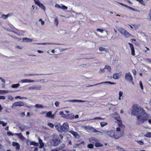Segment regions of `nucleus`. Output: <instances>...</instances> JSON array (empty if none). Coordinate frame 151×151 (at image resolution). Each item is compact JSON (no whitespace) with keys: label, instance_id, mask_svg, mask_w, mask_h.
I'll use <instances>...</instances> for the list:
<instances>
[{"label":"nucleus","instance_id":"1","mask_svg":"<svg viewBox=\"0 0 151 151\" xmlns=\"http://www.w3.org/2000/svg\"><path fill=\"white\" fill-rule=\"evenodd\" d=\"M132 114L136 116L137 121L136 124L139 125L140 123H143L147 121L149 118L148 115L140 106L134 104L132 106L131 111Z\"/></svg>","mask_w":151,"mask_h":151},{"label":"nucleus","instance_id":"2","mask_svg":"<svg viewBox=\"0 0 151 151\" xmlns=\"http://www.w3.org/2000/svg\"><path fill=\"white\" fill-rule=\"evenodd\" d=\"M118 30L126 38H128L132 36V35L129 33L126 29L122 27H119Z\"/></svg>","mask_w":151,"mask_h":151},{"label":"nucleus","instance_id":"3","mask_svg":"<svg viewBox=\"0 0 151 151\" xmlns=\"http://www.w3.org/2000/svg\"><path fill=\"white\" fill-rule=\"evenodd\" d=\"M60 129H59L60 130V132H67L69 129V126L68 123L67 122L64 123L62 125H60Z\"/></svg>","mask_w":151,"mask_h":151},{"label":"nucleus","instance_id":"4","mask_svg":"<svg viewBox=\"0 0 151 151\" xmlns=\"http://www.w3.org/2000/svg\"><path fill=\"white\" fill-rule=\"evenodd\" d=\"M117 116H118V117L114 118V119L116 121V123H117L118 126L119 127L121 128H124L125 126L122 124L121 119L119 115H117Z\"/></svg>","mask_w":151,"mask_h":151},{"label":"nucleus","instance_id":"5","mask_svg":"<svg viewBox=\"0 0 151 151\" xmlns=\"http://www.w3.org/2000/svg\"><path fill=\"white\" fill-rule=\"evenodd\" d=\"M107 134L109 136L114 137L116 139L120 137L116 136L114 132L112 131H109L107 132Z\"/></svg>","mask_w":151,"mask_h":151},{"label":"nucleus","instance_id":"6","mask_svg":"<svg viewBox=\"0 0 151 151\" xmlns=\"http://www.w3.org/2000/svg\"><path fill=\"white\" fill-rule=\"evenodd\" d=\"M125 78L126 81H129L132 80V77L129 72L126 73L125 75Z\"/></svg>","mask_w":151,"mask_h":151},{"label":"nucleus","instance_id":"7","mask_svg":"<svg viewBox=\"0 0 151 151\" xmlns=\"http://www.w3.org/2000/svg\"><path fill=\"white\" fill-rule=\"evenodd\" d=\"M60 140V139L59 137L56 139H55L53 138V139L52 140V142L53 143L52 145L54 146L57 145L59 143Z\"/></svg>","mask_w":151,"mask_h":151},{"label":"nucleus","instance_id":"8","mask_svg":"<svg viewBox=\"0 0 151 151\" xmlns=\"http://www.w3.org/2000/svg\"><path fill=\"white\" fill-rule=\"evenodd\" d=\"M128 44L129 45L131 50V55L133 56H134L135 55V53L134 48L133 45L129 42Z\"/></svg>","mask_w":151,"mask_h":151},{"label":"nucleus","instance_id":"9","mask_svg":"<svg viewBox=\"0 0 151 151\" xmlns=\"http://www.w3.org/2000/svg\"><path fill=\"white\" fill-rule=\"evenodd\" d=\"M103 83H109L110 84H112V85H114V84H116V83L111 82H110V81H105V82H101V83H97V84H95V85H89V86H89V87H91V86H96V85H99V84H102Z\"/></svg>","mask_w":151,"mask_h":151},{"label":"nucleus","instance_id":"10","mask_svg":"<svg viewBox=\"0 0 151 151\" xmlns=\"http://www.w3.org/2000/svg\"><path fill=\"white\" fill-rule=\"evenodd\" d=\"M13 105L14 106H22L24 105V104L22 102L19 101L16 102H14L13 104Z\"/></svg>","mask_w":151,"mask_h":151},{"label":"nucleus","instance_id":"11","mask_svg":"<svg viewBox=\"0 0 151 151\" xmlns=\"http://www.w3.org/2000/svg\"><path fill=\"white\" fill-rule=\"evenodd\" d=\"M86 129L89 130L90 131L92 132H98V131L96 129H94L93 127H86Z\"/></svg>","mask_w":151,"mask_h":151},{"label":"nucleus","instance_id":"12","mask_svg":"<svg viewBox=\"0 0 151 151\" xmlns=\"http://www.w3.org/2000/svg\"><path fill=\"white\" fill-rule=\"evenodd\" d=\"M41 87H37L35 86H31L29 87L28 88V90H40Z\"/></svg>","mask_w":151,"mask_h":151},{"label":"nucleus","instance_id":"13","mask_svg":"<svg viewBox=\"0 0 151 151\" xmlns=\"http://www.w3.org/2000/svg\"><path fill=\"white\" fill-rule=\"evenodd\" d=\"M12 145L14 147H16V149L19 150L20 149V145L18 143L13 142L12 143Z\"/></svg>","mask_w":151,"mask_h":151},{"label":"nucleus","instance_id":"14","mask_svg":"<svg viewBox=\"0 0 151 151\" xmlns=\"http://www.w3.org/2000/svg\"><path fill=\"white\" fill-rule=\"evenodd\" d=\"M34 80L30 79H25L21 81L22 83H32L34 82Z\"/></svg>","mask_w":151,"mask_h":151},{"label":"nucleus","instance_id":"15","mask_svg":"<svg viewBox=\"0 0 151 151\" xmlns=\"http://www.w3.org/2000/svg\"><path fill=\"white\" fill-rule=\"evenodd\" d=\"M46 116L47 117L53 118L54 117V114H52L51 111H49L46 113Z\"/></svg>","mask_w":151,"mask_h":151},{"label":"nucleus","instance_id":"16","mask_svg":"<svg viewBox=\"0 0 151 151\" xmlns=\"http://www.w3.org/2000/svg\"><path fill=\"white\" fill-rule=\"evenodd\" d=\"M36 4H37L43 10H45V6L40 1L39 2H37L36 3Z\"/></svg>","mask_w":151,"mask_h":151},{"label":"nucleus","instance_id":"17","mask_svg":"<svg viewBox=\"0 0 151 151\" xmlns=\"http://www.w3.org/2000/svg\"><path fill=\"white\" fill-rule=\"evenodd\" d=\"M69 132L72 134L75 138H77V136L78 135V134L77 132H75L73 130L69 131Z\"/></svg>","mask_w":151,"mask_h":151},{"label":"nucleus","instance_id":"18","mask_svg":"<svg viewBox=\"0 0 151 151\" xmlns=\"http://www.w3.org/2000/svg\"><path fill=\"white\" fill-rule=\"evenodd\" d=\"M39 142L40 145V148H41L43 147L44 146V144L42 140L40 138H39Z\"/></svg>","mask_w":151,"mask_h":151},{"label":"nucleus","instance_id":"19","mask_svg":"<svg viewBox=\"0 0 151 151\" xmlns=\"http://www.w3.org/2000/svg\"><path fill=\"white\" fill-rule=\"evenodd\" d=\"M120 76L119 73H115L113 75V78L115 79H117L119 78Z\"/></svg>","mask_w":151,"mask_h":151},{"label":"nucleus","instance_id":"20","mask_svg":"<svg viewBox=\"0 0 151 151\" xmlns=\"http://www.w3.org/2000/svg\"><path fill=\"white\" fill-rule=\"evenodd\" d=\"M23 40L24 42H32V40L27 38H24L23 39Z\"/></svg>","mask_w":151,"mask_h":151},{"label":"nucleus","instance_id":"21","mask_svg":"<svg viewBox=\"0 0 151 151\" xmlns=\"http://www.w3.org/2000/svg\"><path fill=\"white\" fill-rule=\"evenodd\" d=\"M97 141L96 139L94 138H92L90 140V142L93 143H96Z\"/></svg>","mask_w":151,"mask_h":151},{"label":"nucleus","instance_id":"22","mask_svg":"<svg viewBox=\"0 0 151 151\" xmlns=\"http://www.w3.org/2000/svg\"><path fill=\"white\" fill-rule=\"evenodd\" d=\"M116 148L119 151H126L124 149L119 147V146H117Z\"/></svg>","mask_w":151,"mask_h":151},{"label":"nucleus","instance_id":"23","mask_svg":"<svg viewBox=\"0 0 151 151\" xmlns=\"http://www.w3.org/2000/svg\"><path fill=\"white\" fill-rule=\"evenodd\" d=\"M19 86L20 84L19 83L14 84L12 86V87L13 88H17Z\"/></svg>","mask_w":151,"mask_h":151},{"label":"nucleus","instance_id":"24","mask_svg":"<svg viewBox=\"0 0 151 151\" xmlns=\"http://www.w3.org/2000/svg\"><path fill=\"white\" fill-rule=\"evenodd\" d=\"M35 107L38 108H43V107L42 105L39 104H36L35 106Z\"/></svg>","mask_w":151,"mask_h":151},{"label":"nucleus","instance_id":"25","mask_svg":"<svg viewBox=\"0 0 151 151\" xmlns=\"http://www.w3.org/2000/svg\"><path fill=\"white\" fill-rule=\"evenodd\" d=\"M16 135H17L19 138L20 139H22L23 138V137L21 133H17Z\"/></svg>","mask_w":151,"mask_h":151},{"label":"nucleus","instance_id":"26","mask_svg":"<svg viewBox=\"0 0 151 151\" xmlns=\"http://www.w3.org/2000/svg\"><path fill=\"white\" fill-rule=\"evenodd\" d=\"M136 1L139 2L140 4L143 5L145 6V3L144 2L143 0H136Z\"/></svg>","mask_w":151,"mask_h":151},{"label":"nucleus","instance_id":"27","mask_svg":"<svg viewBox=\"0 0 151 151\" xmlns=\"http://www.w3.org/2000/svg\"><path fill=\"white\" fill-rule=\"evenodd\" d=\"M9 91L8 90H0V94H2L3 93H8Z\"/></svg>","mask_w":151,"mask_h":151},{"label":"nucleus","instance_id":"28","mask_svg":"<svg viewBox=\"0 0 151 151\" xmlns=\"http://www.w3.org/2000/svg\"><path fill=\"white\" fill-rule=\"evenodd\" d=\"M145 136L146 137L150 138L151 137V133L150 132H147V134L145 135Z\"/></svg>","mask_w":151,"mask_h":151},{"label":"nucleus","instance_id":"29","mask_svg":"<svg viewBox=\"0 0 151 151\" xmlns=\"http://www.w3.org/2000/svg\"><path fill=\"white\" fill-rule=\"evenodd\" d=\"M101 126L102 127H104L107 124V123L106 122H102L100 123Z\"/></svg>","mask_w":151,"mask_h":151},{"label":"nucleus","instance_id":"30","mask_svg":"<svg viewBox=\"0 0 151 151\" xmlns=\"http://www.w3.org/2000/svg\"><path fill=\"white\" fill-rule=\"evenodd\" d=\"M95 146L97 147H100L102 146V145L99 142H96Z\"/></svg>","mask_w":151,"mask_h":151},{"label":"nucleus","instance_id":"31","mask_svg":"<svg viewBox=\"0 0 151 151\" xmlns=\"http://www.w3.org/2000/svg\"><path fill=\"white\" fill-rule=\"evenodd\" d=\"M99 49L100 51H106V49L105 48H104L102 47H99Z\"/></svg>","mask_w":151,"mask_h":151},{"label":"nucleus","instance_id":"32","mask_svg":"<svg viewBox=\"0 0 151 151\" xmlns=\"http://www.w3.org/2000/svg\"><path fill=\"white\" fill-rule=\"evenodd\" d=\"M60 126H60V124H57V125H55V128L57 129L60 132V130L59 129H60Z\"/></svg>","mask_w":151,"mask_h":151},{"label":"nucleus","instance_id":"33","mask_svg":"<svg viewBox=\"0 0 151 151\" xmlns=\"http://www.w3.org/2000/svg\"><path fill=\"white\" fill-rule=\"evenodd\" d=\"M123 94V92L122 91H120L119 92V100H121V97L122 96Z\"/></svg>","mask_w":151,"mask_h":151},{"label":"nucleus","instance_id":"34","mask_svg":"<svg viewBox=\"0 0 151 151\" xmlns=\"http://www.w3.org/2000/svg\"><path fill=\"white\" fill-rule=\"evenodd\" d=\"M105 68L109 71H111V69L110 67L107 65H106L105 66Z\"/></svg>","mask_w":151,"mask_h":151},{"label":"nucleus","instance_id":"35","mask_svg":"<svg viewBox=\"0 0 151 151\" xmlns=\"http://www.w3.org/2000/svg\"><path fill=\"white\" fill-rule=\"evenodd\" d=\"M87 147L88 148H90V149H92L93 148V145L92 144H88L87 145Z\"/></svg>","mask_w":151,"mask_h":151},{"label":"nucleus","instance_id":"36","mask_svg":"<svg viewBox=\"0 0 151 151\" xmlns=\"http://www.w3.org/2000/svg\"><path fill=\"white\" fill-rule=\"evenodd\" d=\"M48 126L50 127L51 128H53L54 127V124L51 123H48Z\"/></svg>","mask_w":151,"mask_h":151},{"label":"nucleus","instance_id":"37","mask_svg":"<svg viewBox=\"0 0 151 151\" xmlns=\"http://www.w3.org/2000/svg\"><path fill=\"white\" fill-rule=\"evenodd\" d=\"M96 31L98 32H100L101 33H103L104 31V30L102 29L98 28L97 29Z\"/></svg>","mask_w":151,"mask_h":151},{"label":"nucleus","instance_id":"38","mask_svg":"<svg viewBox=\"0 0 151 151\" xmlns=\"http://www.w3.org/2000/svg\"><path fill=\"white\" fill-rule=\"evenodd\" d=\"M137 142L139 145H142L144 144L143 142L141 140H138L137 141Z\"/></svg>","mask_w":151,"mask_h":151},{"label":"nucleus","instance_id":"39","mask_svg":"<svg viewBox=\"0 0 151 151\" xmlns=\"http://www.w3.org/2000/svg\"><path fill=\"white\" fill-rule=\"evenodd\" d=\"M139 85L141 87V89L142 90H143V86L142 83V82L141 81H140L139 82Z\"/></svg>","mask_w":151,"mask_h":151},{"label":"nucleus","instance_id":"40","mask_svg":"<svg viewBox=\"0 0 151 151\" xmlns=\"http://www.w3.org/2000/svg\"><path fill=\"white\" fill-rule=\"evenodd\" d=\"M145 60L146 62H147L148 61L149 62V63H151V59H150V58H145Z\"/></svg>","mask_w":151,"mask_h":151},{"label":"nucleus","instance_id":"41","mask_svg":"<svg viewBox=\"0 0 151 151\" xmlns=\"http://www.w3.org/2000/svg\"><path fill=\"white\" fill-rule=\"evenodd\" d=\"M71 101H72V102L78 101V102H83L84 101H83L82 100H74Z\"/></svg>","mask_w":151,"mask_h":151},{"label":"nucleus","instance_id":"42","mask_svg":"<svg viewBox=\"0 0 151 151\" xmlns=\"http://www.w3.org/2000/svg\"><path fill=\"white\" fill-rule=\"evenodd\" d=\"M60 104V102L58 101H56L55 103V104L56 107H58Z\"/></svg>","mask_w":151,"mask_h":151},{"label":"nucleus","instance_id":"43","mask_svg":"<svg viewBox=\"0 0 151 151\" xmlns=\"http://www.w3.org/2000/svg\"><path fill=\"white\" fill-rule=\"evenodd\" d=\"M25 126L23 127H19V128L22 131H23L25 130Z\"/></svg>","mask_w":151,"mask_h":151},{"label":"nucleus","instance_id":"44","mask_svg":"<svg viewBox=\"0 0 151 151\" xmlns=\"http://www.w3.org/2000/svg\"><path fill=\"white\" fill-rule=\"evenodd\" d=\"M132 72L133 73V74L135 76L136 74V71L135 69H133L132 70Z\"/></svg>","mask_w":151,"mask_h":151},{"label":"nucleus","instance_id":"45","mask_svg":"<svg viewBox=\"0 0 151 151\" xmlns=\"http://www.w3.org/2000/svg\"><path fill=\"white\" fill-rule=\"evenodd\" d=\"M7 135L8 136H10L11 135H12V136L13 135V134H12V133L11 132H7Z\"/></svg>","mask_w":151,"mask_h":151},{"label":"nucleus","instance_id":"46","mask_svg":"<svg viewBox=\"0 0 151 151\" xmlns=\"http://www.w3.org/2000/svg\"><path fill=\"white\" fill-rule=\"evenodd\" d=\"M117 115H119L117 113H115L114 114V118H117L118 117V116H117Z\"/></svg>","mask_w":151,"mask_h":151},{"label":"nucleus","instance_id":"47","mask_svg":"<svg viewBox=\"0 0 151 151\" xmlns=\"http://www.w3.org/2000/svg\"><path fill=\"white\" fill-rule=\"evenodd\" d=\"M5 99V97L3 96H0V99L4 100Z\"/></svg>","mask_w":151,"mask_h":151},{"label":"nucleus","instance_id":"48","mask_svg":"<svg viewBox=\"0 0 151 151\" xmlns=\"http://www.w3.org/2000/svg\"><path fill=\"white\" fill-rule=\"evenodd\" d=\"M39 21H41V24H42V25H43L44 24H45V22L42 20V19H40L39 20Z\"/></svg>","mask_w":151,"mask_h":151},{"label":"nucleus","instance_id":"49","mask_svg":"<svg viewBox=\"0 0 151 151\" xmlns=\"http://www.w3.org/2000/svg\"><path fill=\"white\" fill-rule=\"evenodd\" d=\"M55 22L56 23L57 25H58V19L57 18L55 19Z\"/></svg>","mask_w":151,"mask_h":151},{"label":"nucleus","instance_id":"50","mask_svg":"<svg viewBox=\"0 0 151 151\" xmlns=\"http://www.w3.org/2000/svg\"><path fill=\"white\" fill-rule=\"evenodd\" d=\"M62 9L64 10H66L67 9L68 7L67 6L63 5L62 6Z\"/></svg>","mask_w":151,"mask_h":151},{"label":"nucleus","instance_id":"51","mask_svg":"<svg viewBox=\"0 0 151 151\" xmlns=\"http://www.w3.org/2000/svg\"><path fill=\"white\" fill-rule=\"evenodd\" d=\"M38 74H29L27 75V76H32L34 75H38Z\"/></svg>","mask_w":151,"mask_h":151},{"label":"nucleus","instance_id":"52","mask_svg":"<svg viewBox=\"0 0 151 151\" xmlns=\"http://www.w3.org/2000/svg\"><path fill=\"white\" fill-rule=\"evenodd\" d=\"M16 48L18 49H22L23 47L21 46L20 47L19 46H17L16 47Z\"/></svg>","mask_w":151,"mask_h":151},{"label":"nucleus","instance_id":"53","mask_svg":"<svg viewBox=\"0 0 151 151\" xmlns=\"http://www.w3.org/2000/svg\"><path fill=\"white\" fill-rule=\"evenodd\" d=\"M120 4H121V5H122V6H125L127 8H128V6L127 5H126V4H123V3H120Z\"/></svg>","mask_w":151,"mask_h":151},{"label":"nucleus","instance_id":"54","mask_svg":"<svg viewBox=\"0 0 151 151\" xmlns=\"http://www.w3.org/2000/svg\"><path fill=\"white\" fill-rule=\"evenodd\" d=\"M35 142H31L30 143V145H33L34 146Z\"/></svg>","mask_w":151,"mask_h":151},{"label":"nucleus","instance_id":"55","mask_svg":"<svg viewBox=\"0 0 151 151\" xmlns=\"http://www.w3.org/2000/svg\"><path fill=\"white\" fill-rule=\"evenodd\" d=\"M20 115L22 116H24L25 115V113L24 112L21 113Z\"/></svg>","mask_w":151,"mask_h":151},{"label":"nucleus","instance_id":"56","mask_svg":"<svg viewBox=\"0 0 151 151\" xmlns=\"http://www.w3.org/2000/svg\"><path fill=\"white\" fill-rule=\"evenodd\" d=\"M15 99H18H18H22V98L20 96H16L15 97Z\"/></svg>","mask_w":151,"mask_h":151},{"label":"nucleus","instance_id":"57","mask_svg":"<svg viewBox=\"0 0 151 151\" xmlns=\"http://www.w3.org/2000/svg\"><path fill=\"white\" fill-rule=\"evenodd\" d=\"M102 119L100 117H96L95 118L93 119Z\"/></svg>","mask_w":151,"mask_h":151},{"label":"nucleus","instance_id":"58","mask_svg":"<svg viewBox=\"0 0 151 151\" xmlns=\"http://www.w3.org/2000/svg\"><path fill=\"white\" fill-rule=\"evenodd\" d=\"M127 8L129 9H132V10H133V11H135V9L134 8H132V7H130L129 6H128Z\"/></svg>","mask_w":151,"mask_h":151},{"label":"nucleus","instance_id":"59","mask_svg":"<svg viewBox=\"0 0 151 151\" xmlns=\"http://www.w3.org/2000/svg\"><path fill=\"white\" fill-rule=\"evenodd\" d=\"M149 15L150 17V19H151V9L150 10Z\"/></svg>","mask_w":151,"mask_h":151},{"label":"nucleus","instance_id":"60","mask_svg":"<svg viewBox=\"0 0 151 151\" xmlns=\"http://www.w3.org/2000/svg\"><path fill=\"white\" fill-rule=\"evenodd\" d=\"M116 130L117 131L119 132V131H120L121 129L119 127H117L116 128Z\"/></svg>","mask_w":151,"mask_h":151},{"label":"nucleus","instance_id":"61","mask_svg":"<svg viewBox=\"0 0 151 151\" xmlns=\"http://www.w3.org/2000/svg\"><path fill=\"white\" fill-rule=\"evenodd\" d=\"M60 114L61 115H64V113L63 112V111H61L60 112Z\"/></svg>","mask_w":151,"mask_h":151},{"label":"nucleus","instance_id":"62","mask_svg":"<svg viewBox=\"0 0 151 151\" xmlns=\"http://www.w3.org/2000/svg\"><path fill=\"white\" fill-rule=\"evenodd\" d=\"M7 123H4L3 122V123L2 124V125L4 127L6 126V125Z\"/></svg>","mask_w":151,"mask_h":151},{"label":"nucleus","instance_id":"63","mask_svg":"<svg viewBox=\"0 0 151 151\" xmlns=\"http://www.w3.org/2000/svg\"><path fill=\"white\" fill-rule=\"evenodd\" d=\"M37 52L39 53H42L43 52V51L42 50H38Z\"/></svg>","mask_w":151,"mask_h":151},{"label":"nucleus","instance_id":"64","mask_svg":"<svg viewBox=\"0 0 151 151\" xmlns=\"http://www.w3.org/2000/svg\"><path fill=\"white\" fill-rule=\"evenodd\" d=\"M51 151H59L56 149H54L51 150Z\"/></svg>","mask_w":151,"mask_h":151}]
</instances>
